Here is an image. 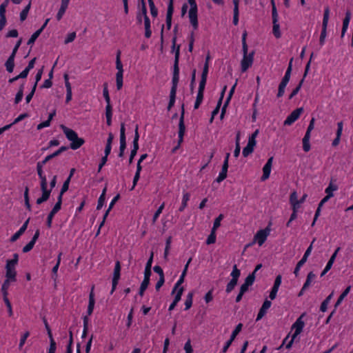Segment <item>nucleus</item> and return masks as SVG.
<instances>
[{
    "mask_svg": "<svg viewBox=\"0 0 353 353\" xmlns=\"http://www.w3.org/2000/svg\"><path fill=\"white\" fill-rule=\"evenodd\" d=\"M174 10H171L170 8H168L167 14H166V25L168 29H170L172 25V16L173 14Z\"/></svg>",
    "mask_w": 353,
    "mask_h": 353,
    "instance_id": "nucleus-35",
    "label": "nucleus"
},
{
    "mask_svg": "<svg viewBox=\"0 0 353 353\" xmlns=\"http://www.w3.org/2000/svg\"><path fill=\"white\" fill-rule=\"evenodd\" d=\"M149 6L150 8V12L152 17H156L158 14L157 9L155 7L154 3L152 0H148Z\"/></svg>",
    "mask_w": 353,
    "mask_h": 353,
    "instance_id": "nucleus-43",
    "label": "nucleus"
},
{
    "mask_svg": "<svg viewBox=\"0 0 353 353\" xmlns=\"http://www.w3.org/2000/svg\"><path fill=\"white\" fill-rule=\"evenodd\" d=\"M190 195L188 192H185L183 194L182 203H181V207L179 209L180 212H183L184 210V209L186 208L187 203L190 199Z\"/></svg>",
    "mask_w": 353,
    "mask_h": 353,
    "instance_id": "nucleus-33",
    "label": "nucleus"
},
{
    "mask_svg": "<svg viewBox=\"0 0 353 353\" xmlns=\"http://www.w3.org/2000/svg\"><path fill=\"white\" fill-rule=\"evenodd\" d=\"M70 181V178H68L63 183L60 194L59 195V196L63 197V194L68 190Z\"/></svg>",
    "mask_w": 353,
    "mask_h": 353,
    "instance_id": "nucleus-49",
    "label": "nucleus"
},
{
    "mask_svg": "<svg viewBox=\"0 0 353 353\" xmlns=\"http://www.w3.org/2000/svg\"><path fill=\"white\" fill-rule=\"evenodd\" d=\"M120 54L121 52L119 51L117 54L116 57V68L117 69V72L116 74H123V65L120 59Z\"/></svg>",
    "mask_w": 353,
    "mask_h": 353,
    "instance_id": "nucleus-26",
    "label": "nucleus"
},
{
    "mask_svg": "<svg viewBox=\"0 0 353 353\" xmlns=\"http://www.w3.org/2000/svg\"><path fill=\"white\" fill-rule=\"evenodd\" d=\"M103 94V97H104V98L105 99V101H106L107 104L108 103H110V96H109L108 86H107L106 83L104 84Z\"/></svg>",
    "mask_w": 353,
    "mask_h": 353,
    "instance_id": "nucleus-59",
    "label": "nucleus"
},
{
    "mask_svg": "<svg viewBox=\"0 0 353 353\" xmlns=\"http://www.w3.org/2000/svg\"><path fill=\"white\" fill-rule=\"evenodd\" d=\"M23 97V84L21 85L19 87V91L16 94L15 99H14V103L16 104L19 103L22 98Z\"/></svg>",
    "mask_w": 353,
    "mask_h": 353,
    "instance_id": "nucleus-36",
    "label": "nucleus"
},
{
    "mask_svg": "<svg viewBox=\"0 0 353 353\" xmlns=\"http://www.w3.org/2000/svg\"><path fill=\"white\" fill-rule=\"evenodd\" d=\"M193 292H190L187 295L186 300L185 301V310H189L192 305Z\"/></svg>",
    "mask_w": 353,
    "mask_h": 353,
    "instance_id": "nucleus-39",
    "label": "nucleus"
},
{
    "mask_svg": "<svg viewBox=\"0 0 353 353\" xmlns=\"http://www.w3.org/2000/svg\"><path fill=\"white\" fill-rule=\"evenodd\" d=\"M6 278L12 280V281H17V271L16 265H11L6 263Z\"/></svg>",
    "mask_w": 353,
    "mask_h": 353,
    "instance_id": "nucleus-12",
    "label": "nucleus"
},
{
    "mask_svg": "<svg viewBox=\"0 0 353 353\" xmlns=\"http://www.w3.org/2000/svg\"><path fill=\"white\" fill-rule=\"evenodd\" d=\"M303 83V79H302L301 80V81L299 82V83L297 85V87L294 90H293V91L292 92V93L289 96V99H292L299 92V90H300L301 86H302Z\"/></svg>",
    "mask_w": 353,
    "mask_h": 353,
    "instance_id": "nucleus-53",
    "label": "nucleus"
},
{
    "mask_svg": "<svg viewBox=\"0 0 353 353\" xmlns=\"http://www.w3.org/2000/svg\"><path fill=\"white\" fill-rule=\"evenodd\" d=\"M175 98H176V92L170 91V102L168 106V110H170L172 107L174 105L175 102Z\"/></svg>",
    "mask_w": 353,
    "mask_h": 353,
    "instance_id": "nucleus-51",
    "label": "nucleus"
},
{
    "mask_svg": "<svg viewBox=\"0 0 353 353\" xmlns=\"http://www.w3.org/2000/svg\"><path fill=\"white\" fill-rule=\"evenodd\" d=\"M205 85L199 84L196 99L194 103V109H198L203 99V92Z\"/></svg>",
    "mask_w": 353,
    "mask_h": 353,
    "instance_id": "nucleus-17",
    "label": "nucleus"
},
{
    "mask_svg": "<svg viewBox=\"0 0 353 353\" xmlns=\"http://www.w3.org/2000/svg\"><path fill=\"white\" fill-rule=\"evenodd\" d=\"M171 241H172L171 236H169L166 240V245H165V252H164V259L166 260L168 259L169 250L170 249Z\"/></svg>",
    "mask_w": 353,
    "mask_h": 353,
    "instance_id": "nucleus-45",
    "label": "nucleus"
},
{
    "mask_svg": "<svg viewBox=\"0 0 353 353\" xmlns=\"http://www.w3.org/2000/svg\"><path fill=\"white\" fill-rule=\"evenodd\" d=\"M254 279H255L254 272H252V274H249L246 277L245 283L250 286L253 284Z\"/></svg>",
    "mask_w": 353,
    "mask_h": 353,
    "instance_id": "nucleus-56",
    "label": "nucleus"
},
{
    "mask_svg": "<svg viewBox=\"0 0 353 353\" xmlns=\"http://www.w3.org/2000/svg\"><path fill=\"white\" fill-rule=\"evenodd\" d=\"M12 280H10L8 278H6V280L4 281L2 287H1V292L3 293V296H7L8 294V290L10 285V283H12Z\"/></svg>",
    "mask_w": 353,
    "mask_h": 353,
    "instance_id": "nucleus-28",
    "label": "nucleus"
},
{
    "mask_svg": "<svg viewBox=\"0 0 353 353\" xmlns=\"http://www.w3.org/2000/svg\"><path fill=\"white\" fill-rule=\"evenodd\" d=\"M278 13L274 12V16H272V23H273V34L275 36L276 38H280L281 36V32H280V26L278 22Z\"/></svg>",
    "mask_w": 353,
    "mask_h": 353,
    "instance_id": "nucleus-16",
    "label": "nucleus"
},
{
    "mask_svg": "<svg viewBox=\"0 0 353 353\" xmlns=\"http://www.w3.org/2000/svg\"><path fill=\"white\" fill-rule=\"evenodd\" d=\"M290 203L292 205V208H299V200L296 192L291 193L290 196Z\"/></svg>",
    "mask_w": 353,
    "mask_h": 353,
    "instance_id": "nucleus-29",
    "label": "nucleus"
},
{
    "mask_svg": "<svg viewBox=\"0 0 353 353\" xmlns=\"http://www.w3.org/2000/svg\"><path fill=\"white\" fill-rule=\"evenodd\" d=\"M270 234V229L268 228L261 230L257 232V233L255 234L254 237V241H256L258 244L261 246L263 244V243L265 241L268 236Z\"/></svg>",
    "mask_w": 353,
    "mask_h": 353,
    "instance_id": "nucleus-9",
    "label": "nucleus"
},
{
    "mask_svg": "<svg viewBox=\"0 0 353 353\" xmlns=\"http://www.w3.org/2000/svg\"><path fill=\"white\" fill-rule=\"evenodd\" d=\"M50 348L48 353H55L57 345L54 339L50 341Z\"/></svg>",
    "mask_w": 353,
    "mask_h": 353,
    "instance_id": "nucleus-63",
    "label": "nucleus"
},
{
    "mask_svg": "<svg viewBox=\"0 0 353 353\" xmlns=\"http://www.w3.org/2000/svg\"><path fill=\"white\" fill-rule=\"evenodd\" d=\"M42 32V28L37 30L30 37V39L28 41V45H33L36 39L39 37V36Z\"/></svg>",
    "mask_w": 353,
    "mask_h": 353,
    "instance_id": "nucleus-38",
    "label": "nucleus"
},
{
    "mask_svg": "<svg viewBox=\"0 0 353 353\" xmlns=\"http://www.w3.org/2000/svg\"><path fill=\"white\" fill-rule=\"evenodd\" d=\"M164 203H163L160 207L159 208V209L157 210V212H155L154 216H153V219H152V223H154L157 221V219H158L159 216L160 215V214L162 212V210L164 208Z\"/></svg>",
    "mask_w": 353,
    "mask_h": 353,
    "instance_id": "nucleus-57",
    "label": "nucleus"
},
{
    "mask_svg": "<svg viewBox=\"0 0 353 353\" xmlns=\"http://www.w3.org/2000/svg\"><path fill=\"white\" fill-rule=\"evenodd\" d=\"M95 300H94V286L91 289V292L89 295V304L88 307V315H91L93 312L94 307Z\"/></svg>",
    "mask_w": 353,
    "mask_h": 353,
    "instance_id": "nucleus-20",
    "label": "nucleus"
},
{
    "mask_svg": "<svg viewBox=\"0 0 353 353\" xmlns=\"http://www.w3.org/2000/svg\"><path fill=\"white\" fill-rule=\"evenodd\" d=\"M271 304H272L271 302L268 300H265L263 302L262 307H261V309L258 313V315L256 317V321L260 320L265 316V314L267 312V310L270 307Z\"/></svg>",
    "mask_w": 353,
    "mask_h": 353,
    "instance_id": "nucleus-18",
    "label": "nucleus"
},
{
    "mask_svg": "<svg viewBox=\"0 0 353 353\" xmlns=\"http://www.w3.org/2000/svg\"><path fill=\"white\" fill-rule=\"evenodd\" d=\"M184 350H185V353H192V347L190 343V341L188 340L185 345H184Z\"/></svg>",
    "mask_w": 353,
    "mask_h": 353,
    "instance_id": "nucleus-64",
    "label": "nucleus"
},
{
    "mask_svg": "<svg viewBox=\"0 0 353 353\" xmlns=\"http://www.w3.org/2000/svg\"><path fill=\"white\" fill-rule=\"evenodd\" d=\"M61 128L63 130L67 139L71 141L70 148L72 150L79 148L84 143V140L82 138L78 137L77 132L73 130L70 129L63 125H61Z\"/></svg>",
    "mask_w": 353,
    "mask_h": 353,
    "instance_id": "nucleus-2",
    "label": "nucleus"
},
{
    "mask_svg": "<svg viewBox=\"0 0 353 353\" xmlns=\"http://www.w3.org/2000/svg\"><path fill=\"white\" fill-rule=\"evenodd\" d=\"M327 27V26H322V30H321V36H320V39H319V43H320L321 46L324 45L325 39L326 34H327V32H326Z\"/></svg>",
    "mask_w": 353,
    "mask_h": 353,
    "instance_id": "nucleus-44",
    "label": "nucleus"
},
{
    "mask_svg": "<svg viewBox=\"0 0 353 353\" xmlns=\"http://www.w3.org/2000/svg\"><path fill=\"white\" fill-rule=\"evenodd\" d=\"M339 250H340V248H336V250H335L334 254L330 257V260L328 261V262H327V263L326 265L327 269H331L332 268V265H333V263H334V262L335 261L336 254H337L338 252L339 251Z\"/></svg>",
    "mask_w": 353,
    "mask_h": 353,
    "instance_id": "nucleus-41",
    "label": "nucleus"
},
{
    "mask_svg": "<svg viewBox=\"0 0 353 353\" xmlns=\"http://www.w3.org/2000/svg\"><path fill=\"white\" fill-rule=\"evenodd\" d=\"M142 12L144 19L145 29L150 28V21L148 17L147 16V8L143 0H142Z\"/></svg>",
    "mask_w": 353,
    "mask_h": 353,
    "instance_id": "nucleus-23",
    "label": "nucleus"
},
{
    "mask_svg": "<svg viewBox=\"0 0 353 353\" xmlns=\"http://www.w3.org/2000/svg\"><path fill=\"white\" fill-rule=\"evenodd\" d=\"M332 295H333V293H331L323 301V303H321V311L324 312L326 311L327 310V305L330 301V299H332Z\"/></svg>",
    "mask_w": 353,
    "mask_h": 353,
    "instance_id": "nucleus-40",
    "label": "nucleus"
},
{
    "mask_svg": "<svg viewBox=\"0 0 353 353\" xmlns=\"http://www.w3.org/2000/svg\"><path fill=\"white\" fill-rule=\"evenodd\" d=\"M242 327H243V324L242 323H239L236 328L234 329V330L232 332V334L231 335V337L230 339V340H228L225 346L223 347V352H226L228 349L229 348V347L230 346V345L232 344V341L234 340V339L236 338V335L241 332V329H242Z\"/></svg>",
    "mask_w": 353,
    "mask_h": 353,
    "instance_id": "nucleus-14",
    "label": "nucleus"
},
{
    "mask_svg": "<svg viewBox=\"0 0 353 353\" xmlns=\"http://www.w3.org/2000/svg\"><path fill=\"white\" fill-rule=\"evenodd\" d=\"M335 180L331 179L328 186L326 188L325 192L327 194L326 196L329 199L332 198L334 194L333 192L337 190L338 186L334 183Z\"/></svg>",
    "mask_w": 353,
    "mask_h": 353,
    "instance_id": "nucleus-19",
    "label": "nucleus"
},
{
    "mask_svg": "<svg viewBox=\"0 0 353 353\" xmlns=\"http://www.w3.org/2000/svg\"><path fill=\"white\" fill-rule=\"evenodd\" d=\"M138 125L136 126L135 130H134V138L133 141V149L131 151L129 163H131L132 162L133 158L137 154V150H139V134L138 132Z\"/></svg>",
    "mask_w": 353,
    "mask_h": 353,
    "instance_id": "nucleus-10",
    "label": "nucleus"
},
{
    "mask_svg": "<svg viewBox=\"0 0 353 353\" xmlns=\"http://www.w3.org/2000/svg\"><path fill=\"white\" fill-rule=\"evenodd\" d=\"M28 192L29 189L28 187H26L25 191H24V200H25V205L28 210H31V206L29 202V196H28Z\"/></svg>",
    "mask_w": 353,
    "mask_h": 353,
    "instance_id": "nucleus-46",
    "label": "nucleus"
},
{
    "mask_svg": "<svg viewBox=\"0 0 353 353\" xmlns=\"http://www.w3.org/2000/svg\"><path fill=\"white\" fill-rule=\"evenodd\" d=\"M254 61V52H252L249 55H243L241 61V68L243 72H245L250 67L252 66Z\"/></svg>",
    "mask_w": 353,
    "mask_h": 353,
    "instance_id": "nucleus-6",
    "label": "nucleus"
},
{
    "mask_svg": "<svg viewBox=\"0 0 353 353\" xmlns=\"http://www.w3.org/2000/svg\"><path fill=\"white\" fill-rule=\"evenodd\" d=\"M14 57L13 54H10L6 61L5 65L8 72H12L14 67Z\"/></svg>",
    "mask_w": 353,
    "mask_h": 353,
    "instance_id": "nucleus-25",
    "label": "nucleus"
},
{
    "mask_svg": "<svg viewBox=\"0 0 353 353\" xmlns=\"http://www.w3.org/2000/svg\"><path fill=\"white\" fill-rule=\"evenodd\" d=\"M240 274H241L240 270L237 268L236 265H234L233 266V270L231 272L232 279L228 283V285L226 286L225 291L227 293H230L234 290V287L237 284L238 279L240 276Z\"/></svg>",
    "mask_w": 353,
    "mask_h": 353,
    "instance_id": "nucleus-4",
    "label": "nucleus"
},
{
    "mask_svg": "<svg viewBox=\"0 0 353 353\" xmlns=\"http://www.w3.org/2000/svg\"><path fill=\"white\" fill-rule=\"evenodd\" d=\"M228 164L226 162H223L222 165V169L221 172L219 174V176L216 178V181L217 183H221L227 177V172L228 169Z\"/></svg>",
    "mask_w": 353,
    "mask_h": 353,
    "instance_id": "nucleus-22",
    "label": "nucleus"
},
{
    "mask_svg": "<svg viewBox=\"0 0 353 353\" xmlns=\"http://www.w3.org/2000/svg\"><path fill=\"white\" fill-rule=\"evenodd\" d=\"M126 148V141L125 140H120V152H119V157H123L124 150Z\"/></svg>",
    "mask_w": 353,
    "mask_h": 353,
    "instance_id": "nucleus-60",
    "label": "nucleus"
},
{
    "mask_svg": "<svg viewBox=\"0 0 353 353\" xmlns=\"http://www.w3.org/2000/svg\"><path fill=\"white\" fill-rule=\"evenodd\" d=\"M227 89V86H224L223 88V90L221 92V97L219 99V103H218V105L216 106V108L213 110V112H212V117L210 119V122H212L213 119H214V117L216 114H218L219 111V107L221 105V101H222V99L223 98V95L225 94V92Z\"/></svg>",
    "mask_w": 353,
    "mask_h": 353,
    "instance_id": "nucleus-24",
    "label": "nucleus"
},
{
    "mask_svg": "<svg viewBox=\"0 0 353 353\" xmlns=\"http://www.w3.org/2000/svg\"><path fill=\"white\" fill-rule=\"evenodd\" d=\"M75 37H76V33L74 32H71L68 34L67 38L65 39L64 43L65 44H68L70 42H72L74 40Z\"/></svg>",
    "mask_w": 353,
    "mask_h": 353,
    "instance_id": "nucleus-61",
    "label": "nucleus"
},
{
    "mask_svg": "<svg viewBox=\"0 0 353 353\" xmlns=\"http://www.w3.org/2000/svg\"><path fill=\"white\" fill-rule=\"evenodd\" d=\"M190 22L194 28V30L198 28V19H197V6H190V9L188 13Z\"/></svg>",
    "mask_w": 353,
    "mask_h": 353,
    "instance_id": "nucleus-7",
    "label": "nucleus"
},
{
    "mask_svg": "<svg viewBox=\"0 0 353 353\" xmlns=\"http://www.w3.org/2000/svg\"><path fill=\"white\" fill-rule=\"evenodd\" d=\"M3 301L8 308L9 316H11L12 315V310L11 303L7 296H3Z\"/></svg>",
    "mask_w": 353,
    "mask_h": 353,
    "instance_id": "nucleus-54",
    "label": "nucleus"
},
{
    "mask_svg": "<svg viewBox=\"0 0 353 353\" xmlns=\"http://www.w3.org/2000/svg\"><path fill=\"white\" fill-rule=\"evenodd\" d=\"M184 112L183 111L180 119H179V145L176 148L174 149V151L176 150L178 147L180 145V144L183 142V136L185 134V127L184 124Z\"/></svg>",
    "mask_w": 353,
    "mask_h": 353,
    "instance_id": "nucleus-11",
    "label": "nucleus"
},
{
    "mask_svg": "<svg viewBox=\"0 0 353 353\" xmlns=\"http://www.w3.org/2000/svg\"><path fill=\"white\" fill-rule=\"evenodd\" d=\"M303 108H299L294 110H293L291 114L287 117V119L284 121L285 125H292L295 121H296L301 114L303 112Z\"/></svg>",
    "mask_w": 353,
    "mask_h": 353,
    "instance_id": "nucleus-8",
    "label": "nucleus"
},
{
    "mask_svg": "<svg viewBox=\"0 0 353 353\" xmlns=\"http://www.w3.org/2000/svg\"><path fill=\"white\" fill-rule=\"evenodd\" d=\"M120 271H121V265L120 262L117 261L115 263V267L114 270V275L112 279V288L111 290V294L115 290L117 285L118 284V281L120 278Z\"/></svg>",
    "mask_w": 353,
    "mask_h": 353,
    "instance_id": "nucleus-13",
    "label": "nucleus"
},
{
    "mask_svg": "<svg viewBox=\"0 0 353 353\" xmlns=\"http://www.w3.org/2000/svg\"><path fill=\"white\" fill-rule=\"evenodd\" d=\"M273 157H270L263 168V175L261 178L262 181L267 180L270 177L272 165Z\"/></svg>",
    "mask_w": 353,
    "mask_h": 353,
    "instance_id": "nucleus-15",
    "label": "nucleus"
},
{
    "mask_svg": "<svg viewBox=\"0 0 353 353\" xmlns=\"http://www.w3.org/2000/svg\"><path fill=\"white\" fill-rule=\"evenodd\" d=\"M119 194H117L113 199L112 201H111L110 205H109V208L108 209V210L106 211V212L105 213V218H106L108 215V213L111 210V209L112 208V207L114 206V205L115 204V203L119 199Z\"/></svg>",
    "mask_w": 353,
    "mask_h": 353,
    "instance_id": "nucleus-55",
    "label": "nucleus"
},
{
    "mask_svg": "<svg viewBox=\"0 0 353 353\" xmlns=\"http://www.w3.org/2000/svg\"><path fill=\"white\" fill-rule=\"evenodd\" d=\"M61 203H62V197L59 196H58L57 202V203L55 204V205L54 206V208H52V210H51L50 212H52V214H54L57 212H58V211L61 209Z\"/></svg>",
    "mask_w": 353,
    "mask_h": 353,
    "instance_id": "nucleus-42",
    "label": "nucleus"
},
{
    "mask_svg": "<svg viewBox=\"0 0 353 353\" xmlns=\"http://www.w3.org/2000/svg\"><path fill=\"white\" fill-rule=\"evenodd\" d=\"M256 144V142H253L248 140L247 145L243 149V157H247L248 155L252 153Z\"/></svg>",
    "mask_w": 353,
    "mask_h": 353,
    "instance_id": "nucleus-21",
    "label": "nucleus"
},
{
    "mask_svg": "<svg viewBox=\"0 0 353 353\" xmlns=\"http://www.w3.org/2000/svg\"><path fill=\"white\" fill-rule=\"evenodd\" d=\"M179 50L180 47L178 46L176 48L175 51V57H174V74L172 78V86L170 91H173L176 92L177 83L179 81Z\"/></svg>",
    "mask_w": 353,
    "mask_h": 353,
    "instance_id": "nucleus-3",
    "label": "nucleus"
},
{
    "mask_svg": "<svg viewBox=\"0 0 353 353\" xmlns=\"http://www.w3.org/2000/svg\"><path fill=\"white\" fill-rule=\"evenodd\" d=\"M116 85L118 90L123 87V74H116Z\"/></svg>",
    "mask_w": 353,
    "mask_h": 353,
    "instance_id": "nucleus-48",
    "label": "nucleus"
},
{
    "mask_svg": "<svg viewBox=\"0 0 353 353\" xmlns=\"http://www.w3.org/2000/svg\"><path fill=\"white\" fill-rule=\"evenodd\" d=\"M216 241V231L212 230L210 234L208 236L206 243L210 245L214 243Z\"/></svg>",
    "mask_w": 353,
    "mask_h": 353,
    "instance_id": "nucleus-47",
    "label": "nucleus"
},
{
    "mask_svg": "<svg viewBox=\"0 0 353 353\" xmlns=\"http://www.w3.org/2000/svg\"><path fill=\"white\" fill-rule=\"evenodd\" d=\"M329 15H330L329 8H326L324 10L323 24H322L323 26H327Z\"/></svg>",
    "mask_w": 353,
    "mask_h": 353,
    "instance_id": "nucleus-50",
    "label": "nucleus"
},
{
    "mask_svg": "<svg viewBox=\"0 0 353 353\" xmlns=\"http://www.w3.org/2000/svg\"><path fill=\"white\" fill-rule=\"evenodd\" d=\"M310 135L305 134L303 139V149L305 152H308L310 150Z\"/></svg>",
    "mask_w": 353,
    "mask_h": 353,
    "instance_id": "nucleus-30",
    "label": "nucleus"
},
{
    "mask_svg": "<svg viewBox=\"0 0 353 353\" xmlns=\"http://www.w3.org/2000/svg\"><path fill=\"white\" fill-rule=\"evenodd\" d=\"M305 313L302 314L299 318L292 325V329L295 330L294 333L292 334V340H294L296 337L302 332L304 327L305 323L303 321V317Z\"/></svg>",
    "mask_w": 353,
    "mask_h": 353,
    "instance_id": "nucleus-5",
    "label": "nucleus"
},
{
    "mask_svg": "<svg viewBox=\"0 0 353 353\" xmlns=\"http://www.w3.org/2000/svg\"><path fill=\"white\" fill-rule=\"evenodd\" d=\"M176 290H177V292L175 295L174 301L177 303L181 300V296H182V294L183 292V288L181 287V288H178Z\"/></svg>",
    "mask_w": 353,
    "mask_h": 353,
    "instance_id": "nucleus-58",
    "label": "nucleus"
},
{
    "mask_svg": "<svg viewBox=\"0 0 353 353\" xmlns=\"http://www.w3.org/2000/svg\"><path fill=\"white\" fill-rule=\"evenodd\" d=\"M31 3L30 2L25 8L20 13V19L21 21H23L26 19L29 10L30 9Z\"/></svg>",
    "mask_w": 353,
    "mask_h": 353,
    "instance_id": "nucleus-34",
    "label": "nucleus"
},
{
    "mask_svg": "<svg viewBox=\"0 0 353 353\" xmlns=\"http://www.w3.org/2000/svg\"><path fill=\"white\" fill-rule=\"evenodd\" d=\"M286 85H285L284 83H280V84L279 85L278 94H277L278 97H281L283 95Z\"/></svg>",
    "mask_w": 353,
    "mask_h": 353,
    "instance_id": "nucleus-62",
    "label": "nucleus"
},
{
    "mask_svg": "<svg viewBox=\"0 0 353 353\" xmlns=\"http://www.w3.org/2000/svg\"><path fill=\"white\" fill-rule=\"evenodd\" d=\"M350 289H351V287L350 286H348L344 291L340 295V296L339 297L336 304H335V307H337L338 305H339L341 304V303L343 301V299L347 295V294L350 292Z\"/></svg>",
    "mask_w": 353,
    "mask_h": 353,
    "instance_id": "nucleus-37",
    "label": "nucleus"
},
{
    "mask_svg": "<svg viewBox=\"0 0 353 353\" xmlns=\"http://www.w3.org/2000/svg\"><path fill=\"white\" fill-rule=\"evenodd\" d=\"M236 83H237L236 82L235 84L231 88V90H230V91L229 92L228 97V98L226 99V101H225V104H224V105H223V107L222 108L221 114V119L223 118V114H224V113L225 112L226 106L228 105V104L230 100L231 99L232 96V94H233V93L234 92V89H235V87L236 85Z\"/></svg>",
    "mask_w": 353,
    "mask_h": 353,
    "instance_id": "nucleus-27",
    "label": "nucleus"
},
{
    "mask_svg": "<svg viewBox=\"0 0 353 353\" xmlns=\"http://www.w3.org/2000/svg\"><path fill=\"white\" fill-rule=\"evenodd\" d=\"M316 275L313 273V272H310L308 273L307 276L306 281L303 286V290H306L311 284V282L315 279Z\"/></svg>",
    "mask_w": 353,
    "mask_h": 353,
    "instance_id": "nucleus-32",
    "label": "nucleus"
},
{
    "mask_svg": "<svg viewBox=\"0 0 353 353\" xmlns=\"http://www.w3.org/2000/svg\"><path fill=\"white\" fill-rule=\"evenodd\" d=\"M44 165L43 162L41 161L38 162L37 164V171L41 179V190L42 191L41 196L38 198L36 201L38 205L48 201L51 193V190L48 189L47 179L43 172V167Z\"/></svg>",
    "mask_w": 353,
    "mask_h": 353,
    "instance_id": "nucleus-1",
    "label": "nucleus"
},
{
    "mask_svg": "<svg viewBox=\"0 0 353 353\" xmlns=\"http://www.w3.org/2000/svg\"><path fill=\"white\" fill-rule=\"evenodd\" d=\"M208 69H209L208 64V63H205L204 64V67H203V72H202V74H201V81H200L199 84H203V85H205L206 84L207 77H208Z\"/></svg>",
    "mask_w": 353,
    "mask_h": 353,
    "instance_id": "nucleus-31",
    "label": "nucleus"
},
{
    "mask_svg": "<svg viewBox=\"0 0 353 353\" xmlns=\"http://www.w3.org/2000/svg\"><path fill=\"white\" fill-rule=\"evenodd\" d=\"M223 219V215L219 214V216L214 220V225L212 229V230L216 231L217 230V228L220 226V223Z\"/></svg>",
    "mask_w": 353,
    "mask_h": 353,
    "instance_id": "nucleus-52",
    "label": "nucleus"
}]
</instances>
